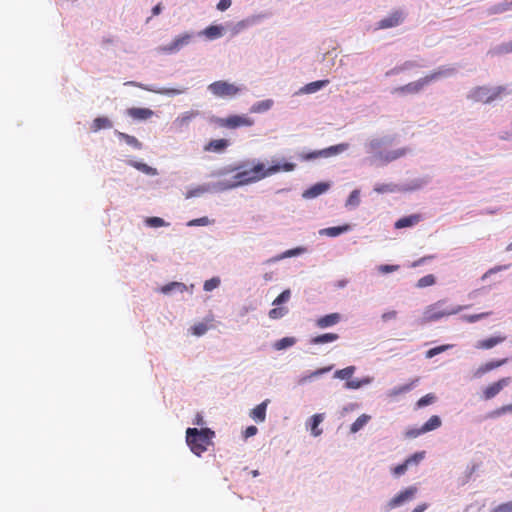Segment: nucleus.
<instances>
[{"label": "nucleus", "instance_id": "1", "mask_svg": "<svg viewBox=\"0 0 512 512\" xmlns=\"http://www.w3.org/2000/svg\"><path fill=\"white\" fill-rule=\"evenodd\" d=\"M296 165L290 162L277 163L266 167L263 163H257L251 169L238 172L234 175V183L227 186V188H234L241 185L258 182L264 178L275 175L281 171L291 172L295 169Z\"/></svg>", "mask_w": 512, "mask_h": 512}, {"label": "nucleus", "instance_id": "2", "mask_svg": "<svg viewBox=\"0 0 512 512\" xmlns=\"http://www.w3.org/2000/svg\"><path fill=\"white\" fill-rule=\"evenodd\" d=\"M215 433L209 428L186 430V442L190 450L197 456H201L213 444L212 439Z\"/></svg>", "mask_w": 512, "mask_h": 512}, {"label": "nucleus", "instance_id": "3", "mask_svg": "<svg viewBox=\"0 0 512 512\" xmlns=\"http://www.w3.org/2000/svg\"><path fill=\"white\" fill-rule=\"evenodd\" d=\"M506 92L507 90L505 86H476L470 90L468 98L474 102H482L484 104H489L499 99Z\"/></svg>", "mask_w": 512, "mask_h": 512}, {"label": "nucleus", "instance_id": "4", "mask_svg": "<svg viewBox=\"0 0 512 512\" xmlns=\"http://www.w3.org/2000/svg\"><path fill=\"white\" fill-rule=\"evenodd\" d=\"M445 75V72L442 70L433 72L431 74H428L424 76L423 78H420L416 81L410 82L406 85L396 87L393 89V94H399V95H408V94H417L419 93L426 85L431 83L434 80H437L438 78Z\"/></svg>", "mask_w": 512, "mask_h": 512}, {"label": "nucleus", "instance_id": "5", "mask_svg": "<svg viewBox=\"0 0 512 512\" xmlns=\"http://www.w3.org/2000/svg\"><path fill=\"white\" fill-rule=\"evenodd\" d=\"M445 301H438L434 304H431L426 307L423 312V321L424 322H433L437 321L445 316L454 315L462 311L464 307L456 306L452 308L444 307Z\"/></svg>", "mask_w": 512, "mask_h": 512}, {"label": "nucleus", "instance_id": "6", "mask_svg": "<svg viewBox=\"0 0 512 512\" xmlns=\"http://www.w3.org/2000/svg\"><path fill=\"white\" fill-rule=\"evenodd\" d=\"M208 90L216 97L224 98L237 95L241 88L227 81L219 80L209 84Z\"/></svg>", "mask_w": 512, "mask_h": 512}, {"label": "nucleus", "instance_id": "7", "mask_svg": "<svg viewBox=\"0 0 512 512\" xmlns=\"http://www.w3.org/2000/svg\"><path fill=\"white\" fill-rule=\"evenodd\" d=\"M348 148V144L342 143L334 146H330L325 149L312 151L309 153H303L300 158L304 161L314 160L317 158H328L345 151Z\"/></svg>", "mask_w": 512, "mask_h": 512}, {"label": "nucleus", "instance_id": "8", "mask_svg": "<svg viewBox=\"0 0 512 512\" xmlns=\"http://www.w3.org/2000/svg\"><path fill=\"white\" fill-rule=\"evenodd\" d=\"M217 124L223 128L236 129L243 126H252L254 121L245 115H230L226 118H219Z\"/></svg>", "mask_w": 512, "mask_h": 512}, {"label": "nucleus", "instance_id": "9", "mask_svg": "<svg viewBox=\"0 0 512 512\" xmlns=\"http://www.w3.org/2000/svg\"><path fill=\"white\" fill-rule=\"evenodd\" d=\"M418 489L416 486H409L406 489L399 492L388 502V507L390 509L396 508L404 504L405 502L411 501L414 499L417 494Z\"/></svg>", "mask_w": 512, "mask_h": 512}, {"label": "nucleus", "instance_id": "10", "mask_svg": "<svg viewBox=\"0 0 512 512\" xmlns=\"http://www.w3.org/2000/svg\"><path fill=\"white\" fill-rule=\"evenodd\" d=\"M192 39V35L189 33H184L182 35L177 36L171 43L166 46L161 47V51L164 53H174L179 51L184 46L188 45Z\"/></svg>", "mask_w": 512, "mask_h": 512}, {"label": "nucleus", "instance_id": "11", "mask_svg": "<svg viewBox=\"0 0 512 512\" xmlns=\"http://www.w3.org/2000/svg\"><path fill=\"white\" fill-rule=\"evenodd\" d=\"M511 383V377H504L498 381L488 385L484 391L483 396L486 400L494 398L504 387Z\"/></svg>", "mask_w": 512, "mask_h": 512}, {"label": "nucleus", "instance_id": "12", "mask_svg": "<svg viewBox=\"0 0 512 512\" xmlns=\"http://www.w3.org/2000/svg\"><path fill=\"white\" fill-rule=\"evenodd\" d=\"M404 19L403 13L401 11H394L389 16L383 18L378 22L379 29H387L396 27L402 23Z\"/></svg>", "mask_w": 512, "mask_h": 512}, {"label": "nucleus", "instance_id": "13", "mask_svg": "<svg viewBox=\"0 0 512 512\" xmlns=\"http://www.w3.org/2000/svg\"><path fill=\"white\" fill-rule=\"evenodd\" d=\"M199 111L197 110H190L186 111L182 114H180L175 120H174V126L177 129H182L184 127H187L192 120H194L196 117L199 116Z\"/></svg>", "mask_w": 512, "mask_h": 512}, {"label": "nucleus", "instance_id": "14", "mask_svg": "<svg viewBox=\"0 0 512 512\" xmlns=\"http://www.w3.org/2000/svg\"><path fill=\"white\" fill-rule=\"evenodd\" d=\"M341 321V315L339 313H331L325 316L319 317L316 320V326L320 329H325L338 324Z\"/></svg>", "mask_w": 512, "mask_h": 512}, {"label": "nucleus", "instance_id": "15", "mask_svg": "<svg viewBox=\"0 0 512 512\" xmlns=\"http://www.w3.org/2000/svg\"><path fill=\"white\" fill-rule=\"evenodd\" d=\"M507 361L508 360L506 358L500 359V360L489 361V362L481 365L480 367H478V369L475 371L474 376L479 378V377L483 376L484 374L503 366L504 364L507 363Z\"/></svg>", "mask_w": 512, "mask_h": 512}, {"label": "nucleus", "instance_id": "16", "mask_svg": "<svg viewBox=\"0 0 512 512\" xmlns=\"http://www.w3.org/2000/svg\"><path fill=\"white\" fill-rule=\"evenodd\" d=\"M269 400L266 399L255 408H253L250 412V417L256 422H264L266 419V409L268 406Z\"/></svg>", "mask_w": 512, "mask_h": 512}, {"label": "nucleus", "instance_id": "17", "mask_svg": "<svg viewBox=\"0 0 512 512\" xmlns=\"http://www.w3.org/2000/svg\"><path fill=\"white\" fill-rule=\"evenodd\" d=\"M421 221V216L419 214H413L409 216L402 217L395 222L396 229H402L407 227H412L418 224Z\"/></svg>", "mask_w": 512, "mask_h": 512}, {"label": "nucleus", "instance_id": "18", "mask_svg": "<svg viewBox=\"0 0 512 512\" xmlns=\"http://www.w3.org/2000/svg\"><path fill=\"white\" fill-rule=\"evenodd\" d=\"M127 113L130 117L137 120H146L152 117L154 114L153 111L149 108H130L127 110Z\"/></svg>", "mask_w": 512, "mask_h": 512}, {"label": "nucleus", "instance_id": "19", "mask_svg": "<svg viewBox=\"0 0 512 512\" xmlns=\"http://www.w3.org/2000/svg\"><path fill=\"white\" fill-rule=\"evenodd\" d=\"M329 188V184L327 183H317L313 186H311L309 189H307L303 196L306 197V198H315L321 194H323L324 192H326Z\"/></svg>", "mask_w": 512, "mask_h": 512}, {"label": "nucleus", "instance_id": "20", "mask_svg": "<svg viewBox=\"0 0 512 512\" xmlns=\"http://www.w3.org/2000/svg\"><path fill=\"white\" fill-rule=\"evenodd\" d=\"M506 340V336H494L484 340H481L477 343L476 347L478 349H491L494 346L504 342Z\"/></svg>", "mask_w": 512, "mask_h": 512}, {"label": "nucleus", "instance_id": "21", "mask_svg": "<svg viewBox=\"0 0 512 512\" xmlns=\"http://www.w3.org/2000/svg\"><path fill=\"white\" fill-rule=\"evenodd\" d=\"M350 230V226L348 224L342 226L328 227L321 229L319 231L320 235L328 236V237H337L342 233H345Z\"/></svg>", "mask_w": 512, "mask_h": 512}, {"label": "nucleus", "instance_id": "22", "mask_svg": "<svg viewBox=\"0 0 512 512\" xmlns=\"http://www.w3.org/2000/svg\"><path fill=\"white\" fill-rule=\"evenodd\" d=\"M228 145H229V142L226 139H214V140H211L205 146V150L211 151V152H222L228 147Z\"/></svg>", "mask_w": 512, "mask_h": 512}, {"label": "nucleus", "instance_id": "23", "mask_svg": "<svg viewBox=\"0 0 512 512\" xmlns=\"http://www.w3.org/2000/svg\"><path fill=\"white\" fill-rule=\"evenodd\" d=\"M339 339V335L336 333H324L311 338L310 343L313 345H320L325 343L334 342Z\"/></svg>", "mask_w": 512, "mask_h": 512}, {"label": "nucleus", "instance_id": "24", "mask_svg": "<svg viewBox=\"0 0 512 512\" xmlns=\"http://www.w3.org/2000/svg\"><path fill=\"white\" fill-rule=\"evenodd\" d=\"M138 86L143 89H146L148 91H152L157 94L166 95V96H176V95H180L186 91V88H183V87L182 88H160V89L155 90V89L143 87L141 85H138Z\"/></svg>", "mask_w": 512, "mask_h": 512}, {"label": "nucleus", "instance_id": "25", "mask_svg": "<svg viewBox=\"0 0 512 512\" xmlns=\"http://www.w3.org/2000/svg\"><path fill=\"white\" fill-rule=\"evenodd\" d=\"M110 128H112V122L107 117H97L93 120L91 125V130L93 132Z\"/></svg>", "mask_w": 512, "mask_h": 512}, {"label": "nucleus", "instance_id": "26", "mask_svg": "<svg viewBox=\"0 0 512 512\" xmlns=\"http://www.w3.org/2000/svg\"><path fill=\"white\" fill-rule=\"evenodd\" d=\"M323 414H314L310 419L311 434L315 437L322 434V429L319 428L320 423L323 421Z\"/></svg>", "mask_w": 512, "mask_h": 512}, {"label": "nucleus", "instance_id": "27", "mask_svg": "<svg viewBox=\"0 0 512 512\" xmlns=\"http://www.w3.org/2000/svg\"><path fill=\"white\" fill-rule=\"evenodd\" d=\"M328 84H329L328 79L314 81V82H311V83H308L307 85H305L304 88L302 89V91L305 93H308V94L315 93Z\"/></svg>", "mask_w": 512, "mask_h": 512}, {"label": "nucleus", "instance_id": "28", "mask_svg": "<svg viewBox=\"0 0 512 512\" xmlns=\"http://www.w3.org/2000/svg\"><path fill=\"white\" fill-rule=\"evenodd\" d=\"M371 419L370 415L362 414L360 415L350 426V432L356 433L361 430Z\"/></svg>", "mask_w": 512, "mask_h": 512}, {"label": "nucleus", "instance_id": "29", "mask_svg": "<svg viewBox=\"0 0 512 512\" xmlns=\"http://www.w3.org/2000/svg\"><path fill=\"white\" fill-rule=\"evenodd\" d=\"M442 424V421L439 416L433 415L429 418L427 422L422 425V431L425 433L438 429Z\"/></svg>", "mask_w": 512, "mask_h": 512}, {"label": "nucleus", "instance_id": "30", "mask_svg": "<svg viewBox=\"0 0 512 512\" xmlns=\"http://www.w3.org/2000/svg\"><path fill=\"white\" fill-rule=\"evenodd\" d=\"M187 289L186 285L181 282H171L161 287V292L164 294H168L174 290L179 292H184Z\"/></svg>", "mask_w": 512, "mask_h": 512}, {"label": "nucleus", "instance_id": "31", "mask_svg": "<svg viewBox=\"0 0 512 512\" xmlns=\"http://www.w3.org/2000/svg\"><path fill=\"white\" fill-rule=\"evenodd\" d=\"M355 370H356L355 366H348L346 368L337 370L334 373V377L338 378V379H341V380H347L348 381V380H350V378L354 374Z\"/></svg>", "mask_w": 512, "mask_h": 512}, {"label": "nucleus", "instance_id": "32", "mask_svg": "<svg viewBox=\"0 0 512 512\" xmlns=\"http://www.w3.org/2000/svg\"><path fill=\"white\" fill-rule=\"evenodd\" d=\"M223 27L217 26V25H211L208 26L204 31L203 34L208 37L209 39H215L222 35Z\"/></svg>", "mask_w": 512, "mask_h": 512}, {"label": "nucleus", "instance_id": "33", "mask_svg": "<svg viewBox=\"0 0 512 512\" xmlns=\"http://www.w3.org/2000/svg\"><path fill=\"white\" fill-rule=\"evenodd\" d=\"M130 165L147 175H156L157 174V170L155 168H152L145 163L131 161Z\"/></svg>", "mask_w": 512, "mask_h": 512}, {"label": "nucleus", "instance_id": "34", "mask_svg": "<svg viewBox=\"0 0 512 512\" xmlns=\"http://www.w3.org/2000/svg\"><path fill=\"white\" fill-rule=\"evenodd\" d=\"M425 455H426L425 451L416 452L413 455H411L410 457H408L405 460V462L408 465V467L417 466L425 458Z\"/></svg>", "mask_w": 512, "mask_h": 512}, {"label": "nucleus", "instance_id": "35", "mask_svg": "<svg viewBox=\"0 0 512 512\" xmlns=\"http://www.w3.org/2000/svg\"><path fill=\"white\" fill-rule=\"evenodd\" d=\"M370 382V380L368 378H365V379H353V380H348L346 381L345 383V388L346 389H359L360 387L368 384Z\"/></svg>", "mask_w": 512, "mask_h": 512}, {"label": "nucleus", "instance_id": "36", "mask_svg": "<svg viewBox=\"0 0 512 512\" xmlns=\"http://www.w3.org/2000/svg\"><path fill=\"white\" fill-rule=\"evenodd\" d=\"M359 204H360V191L355 189L350 193V195L346 201V206L347 207H357V206H359Z\"/></svg>", "mask_w": 512, "mask_h": 512}, {"label": "nucleus", "instance_id": "37", "mask_svg": "<svg viewBox=\"0 0 512 512\" xmlns=\"http://www.w3.org/2000/svg\"><path fill=\"white\" fill-rule=\"evenodd\" d=\"M294 344H295V339L293 337H284L274 344V348L276 350H283L285 348L293 346Z\"/></svg>", "mask_w": 512, "mask_h": 512}, {"label": "nucleus", "instance_id": "38", "mask_svg": "<svg viewBox=\"0 0 512 512\" xmlns=\"http://www.w3.org/2000/svg\"><path fill=\"white\" fill-rule=\"evenodd\" d=\"M118 136L121 139H123L128 145H131L136 149H140L142 146L141 143L138 141V139L135 138L134 136H131V135H128V134H125L122 132H118Z\"/></svg>", "mask_w": 512, "mask_h": 512}, {"label": "nucleus", "instance_id": "39", "mask_svg": "<svg viewBox=\"0 0 512 512\" xmlns=\"http://www.w3.org/2000/svg\"><path fill=\"white\" fill-rule=\"evenodd\" d=\"M506 413H512V403L503 405L489 413V417L496 418Z\"/></svg>", "mask_w": 512, "mask_h": 512}, {"label": "nucleus", "instance_id": "40", "mask_svg": "<svg viewBox=\"0 0 512 512\" xmlns=\"http://www.w3.org/2000/svg\"><path fill=\"white\" fill-rule=\"evenodd\" d=\"M273 105V101L270 99L260 101L252 107L253 112H264L269 110Z\"/></svg>", "mask_w": 512, "mask_h": 512}, {"label": "nucleus", "instance_id": "41", "mask_svg": "<svg viewBox=\"0 0 512 512\" xmlns=\"http://www.w3.org/2000/svg\"><path fill=\"white\" fill-rule=\"evenodd\" d=\"M288 313L287 307H275L269 311V317L271 319H280Z\"/></svg>", "mask_w": 512, "mask_h": 512}, {"label": "nucleus", "instance_id": "42", "mask_svg": "<svg viewBox=\"0 0 512 512\" xmlns=\"http://www.w3.org/2000/svg\"><path fill=\"white\" fill-rule=\"evenodd\" d=\"M435 284V277L432 274H428L420 278L417 282L418 288H425Z\"/></svg>", "mask_w": 512, "mask_h": 512}, {"label": "nucleus", "instance_id": "43", "mask_svg": "<svg viewBox=\"0 0 512 512\" xmlns=\"http://www.w3.org/2000/svg\"><path fill=\"white\" fill-rule=\"evenodd\" d=\"M451 347H452L451 345L447 344V345H441V346L431 348L426 352V358H428V359L433 358L434 356H436L442 352H445L446 350H448Z\"/></svg>", "mask_w": 512, "mask_h": 512}, {"label": "nucleus", "instance_id": "44", "mask_svg": "<svg viewBox=\"0 0 512 512\" xmlns=\"http://www.w3.org/2000/svg\"><path fill=\"white\" fill-rule=\"evenodd\" d=\"M491 315V312H483L479 314H473V315H464L462 317V320L468 323H474L477 322L487 316Z\"/></svg>", "mask_w": 512, "mask_h": 512}, {"label": "nucleus", "instance_id": "45", "mask_svg": "<svg viewBox=\"0 0 512 512\" xmlns=\"http://www.w3.org/2000/svg\"><path fill=\"white\" fill-rule=\"evenodd\" d=\"M331 369H332V367H331V366H329V367L319 368V369H317V370H315V371L311 372L308 376L303 377V378L300 380V382H305V381H307V380H311L312 378H315V377H318V376H320V375H323V374H325V373L329 372Z\"/></svg>", "mask_w": 512, "mask_h": 512}, {"label": "nucleus", "instance_id": "46", "mask_svg": "<svg viewBox=\"0 0 512 512\" xmlns=\"http://www.w3.org/2000/svg\"><path fill=\"white\" fill-rule=\"evenodd\" d=\"M145 223L149 227H155V228L163 227V226L167 225V223L164 221V219H162L160 217H148L145 220Z\"/></svg>", "mask_w": 512, "mask_h": 512}, {"label": "nucleus", "instance_id": "47", "mask_svg": "<svg viewBox=\"0 0 512 512\" xmlns=\"http://www.w3.org/2000/svg\"><path fill=\"white\" fill-rule=\"evenodd\" d=\"M291 297V292L289 289L284 290L282 293H280L277 298L273 301L274 306H279L282 303L287 302Z\"/></svg>", "mask_w": 512, "mask_h": 512}, {"label": "nucleus", "instance_id": "48", "mask_svg": "<svg viewBox=\"0 0 512 512\" xmlns=\"http://www.w3.org/2000/svg\"><path fill=\"white\" fill-rule=\"evenodd\" d=\"M191 330L195 336H202L208 331V326L207 324L200 322L193 325Z\"/></svg>", "mask_w": 512, "mask_h": 512}, {"label": "nucleus", "instance_id": "49", "mask_svg": "<svg viewBox=\"0 0 512 512\" xmlns=\"http://www.w3.org/2000/svg\"><path fill=\"white\" fill-rule=\"evenodd\" d=\"M434 401H435V396L433 394L429 393V394H426L425 396L421 397L417 401L416 405L418 408H422V407L432 404Z\"/></svg>", "mask_w": 512, "mask_h": 512}, {"label": "nucleus", "instance_id": "50", "mask_svg": "<svg viewBox=\"0 0 512 512\" xmlns=\"http://www.w3.org/2000/svg\"><path fill=\"white\" fill-rule=\"evenodd\" d=\"M220 285V279L218 277H213L204 282L203 288L205 291H212Z\"/></svg>", "mask_w": 512, "mask_h": 512}, {"label": "nucleus", "instance_id": "51", "mask_svg": "<svg viewBox=\"0 0 512 512\" xmlns=\"http://www.w3.org/2000/svg\"><path fill=\"white\" fill-rule=\"evenodd\" d=\"M211 223V221L209 220L208 217L204 216V217H201V218H196V219H192L190 220L187 225L188 226H207Z\"/></svg>", "mask_w": 512, "mask_h": 512}, {"label": "nucleus", "instance_id": "52", "mask_svg": "<svg viewBox=\"0 0 512 512\" xmlns=\"http://www.w3.org/2000/svg\"><path fill=\"white\" fill-rule=\"evenodd\" d=\"M301 252H303L302 248H295V249L287 250L281 256L276 257V258L271 259V260H268V262L280 260V259H283V258H286V257H292V256L300 254Z\"/></svg>", "mask_w": 512, "mask_h": 512}, {"label": "nucleus", "instance_id": "53", "mask_svg": "<svg viewBox=\"0 0 512 512\" xmlns=\"http://www.w3.org/2000/svg\"><path fill=\"white\" fill-rule=\"evenodd\" d=\"M425 431H422V426L420 428H410L405 432L406 438H416L422 434H424Z\"/></svg>", "mask_w": 512, "mask_h": 512}, {"label": "nucleus", "instance_id": "54", "mask_svg": "<svg viewBox=\"0 0 512 512\" xmlns=\"http://www.w3.org/2000/svg\"><path fill=\"white\" fill-rule=\"evenodd\" d=\"M491 512H512V501L496 506Z\"/></svg>", "mask_w": 512, "mask_h": 512}, {"label": "nucleus", "instance_id": "55", "mask_svg": "<svg viewBox=\"0 0 512 512\" xmlns=\"http://www.w3.org/2000/svg\"><path fill=\"white\" fill-rule=\"evenodd\" d=\"M408 468H409L408 465L404 461L402 464L395 466L393 468L392 472L396 476H401V475L405 474V472L408 470Z\"/></svg>", "mask_w": 512, "mask_h": 512}, {"label": "nucleus", "instance_id": "56", "mask_svg": "<svg viewBox=\"0 0 512 512\" xmlns=\"http://www.w3.org/2000/svg\"><path fill=\"white\" fill-rule=\"evenodd\" d=\"M398 269H399L398 265H388V264H385V265H380L378 267V271L383 273V274L391 273V272L397 271Z\"/></svg>", "mask_w": 512, "mask_h": 512}, {"label": "nucleus", "instance_id": "57", "mask_svg": "<svg viewBox=\"0 0 512 512\" xmlns=\"http://www.w3.org/2000/svg\"><path fill=\"white\" fill-rule=\"evenodd\" d=\"M498 53H501V54L512 53V40L507 42V43H503L502 45H500L499 48H498Z\"/></svg>", "mask_w": 512, "mask_h": 512}, {"label": "nucleus", "instance_id": "58", "mask_svg": "<svg viewBox=\"0 0 512 512\" xmlns=\"http://www.w3.org/2000/svg\"><path fill=\"white\" fill-rule=\"evenodd\" d=\"M374 191L377 193H386V192H392L393 188H392V185H390V184H380V185H376L374 187Z\"/></svg>", "mask_w": 512, "mask_h": 512}, {"label": "nucleus", "instance_id": "59", "mask_svg": "<svg viewBox=\"0 0 512 512\" xmlns=\"http://www.w3.org/2000/svg\"><path fill=\"white\" fill-rule=\"evenodd\" d=\"M231 4H232L231 0H219V2L217 4V9L220 11H225L231 6Z\"/></svg>", "mask_w": 512, "mask_h": 512}, {"label": "nucleus", "instance_id": "60", "mask_svg": "<svg viewBox=\"0 0 512 512\" xmlns=\"http://www.w3.org/2000/svg\"><path fill=\"white\" fill-rule=\"evenodd\" d=\"M397 317V312L395 310H391L382 314V320L387 322L390 320H394Z\"/></svg>", "mask_w": 512, "mask_h": 512}, {"label": "nucleus", "instance_id": "61", "mask_svg": "<svg viewBox=\"0 0 512 512\" xmlns=\"http://www.w3.org/2000/svg\"><path fill=\"white\" fill-rule=\"evenodd\" d=\"M258 429L255 426H249L244 431V437L249 438L254 436L257 433Z\"/></svg>", "mask_w": 512, "mask_h": 512}, {"label": "nucleus", "instance_id": "62", "mask_svg": "<svg viewBox=\"0 0 512 512\" xmlns=\"http://www.w3.org/2000/svg\"><path fill=\"white\" fill-rule=\"evenodd\" d=\"M411 389V386L410 385H405V386H402V387H399V388H395L391 394L392 395H397V394H400V393H404V392H407Z\"/></svg>", "mask_w": 512, "mask_h": 512}, {"label": "nucleus", "instance_id": "63", "mask_svg": "<svg viewBox=\"0 0 512 512\" xmlns=\"http://www.w3.org/2000/svg\"><path fill=\"white\" fill-rule=\"evenodd\" d=\"M428 508L427 503H422L416 506L411 512H424Z\"/></svg>", "mask_w": 512, "mask_h": 512}, {"label": "nucleus", "instance_id": "64", "mask_svg": "<svg viewBox=\"0 0 512 512\" xmlns=\"http://www.w3.org/2000/svg\"><path fill=\"white\" fill-rule=\"evenodd\" d=\"M161 11H162L161 3H158L156 6L153 7L152 14L154 16H156V15H159L161 13Z\"/></svg>", "mask_w": 512, "mask_h": 512}]
</instances>
